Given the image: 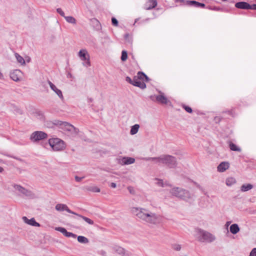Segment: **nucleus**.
<instances>
[{
  "instance_id": "1",
  "label": "nucleus",
  "mask_w": 256,
  "mask_h": 256,
  "mask_svg": "<svg viewBox=\"0 0 256 256\" xmlns=\"http://www.w3.org/2000/svg\"><path fill=\"white\" fill-rule=\"evenodd\" d=\"M130 211L138 218L145 222L156 224L160 221V216L148 209L134 207Z\"/></svg>"
},
{
  "instance_id": "2",
  "label": "nucleus",
  "mask_w": 256,
  "mask_h": 256,
  "mask_svg": "<svg viewBox=\"0 0 256 256\" xmlns=\"http://www.w3.org/2000/svg\"><path fill=\"white\" fill-rule=\"evenodd\" d=\"M53 124L64 131L67 132L68 134L72 136H76L79 132V130L73 125L66 122H62L59 120H54Z\"/></svg>"
},
{
  "instance_id": "3",
  "label": "nucleus",
  "mask_w": 256,
  "mask_h": 256,
  "mask_svg": "<svg viewBox=\"0 0 256 256\" xmlns=\"http://www.w3.org/2000/svg\"><path fill=\"white\" fill-rule=\"evenodd\" d=\"M158 163L165 164L170 168H175L178 164L176 158L169 154L158 156Z\"/></svg>"
},
{
  "instance_id": "4",
  "label": "nucleus",
  "mask_w": 256,
  "mask_h": 256,
  "mask_svg": "<svg viewBox=\"0 0 256 256\" xmlns=\"http://www.w3.org/2000/svg\"><path fill=\"white\" fill-rule=\"evenodd\" d=\"M170 194L176 197L188 201L190 198V192L180 188H174L170 190Z\"/></svg>"
},
{
  "instance_id": "5",
  "label": "nucleus",
  "mask_w": 256,
  "mask_h": 256,
  "mask_svg": "<svg viewBox=\"0 0 256 256\" xmlns=\"http://www.w3.org/2000/svg\"><path fill=\"white\" fill-rule=\"evenodd\" d=\"M16 190L18 191L19 194L22 196H24L28 199H33L36 198L35 194L30 190L18 184L12 185Z\"/></svg>"
},
{
  "instance_id": "6",
  "label": "nucleus",
  "mask_w": 256,
  "mask_h": 256,
  "mask_svg": "<svg viewBox=\"0 0 256 256\" xmlns=\"http://www.w3.org/2000/svg\"><path fill=\"white\" fill-rule=\"evenodd\" d=\"M50 146L54 151H61L66 148L64 141L58 138H50L48 140Z\"/></svg>"
},
{
  "instance_id": "7",
  "label": "nucleus",
  "mask_w": 256,
  "mask_h": 256,
  "mask_svg": "<svg viewBox=\"0 0 256 256\" xmlns=\"http://www.w3.org/2000/svg\"><path fill=\"white\" fill-rule=\"evenodd\" d=\"M78 56L82 61L84 62L82 63V65L88 68L91 66L90 62V56L86 50H80L78 53Z\"/></svg>"
},
{
  "instance_id": "8",
  "label": "nucleus",
  "mask_w": 256,
  "mask_h": 256,
  "mask_svg": "<svg viewBox=\"0 0 256 256\" xmlns=\"http://www.w3.org/2000/svg\"><path fill=\"white\" fill-rule=\"evenodd\" d=\"M48 134L41 131H36L34 132L30 136V139L34 142H38L40 140L46 138Z\"/></svg>"
},
{
  "instance_id": "9",
  "label": "nucleus",
  "mask_w": 256,
  "mask_h": 256,
  "mask_svg": "<svg viewBox=\"0 0 256 256\" xmlns=\"http://www.w3.org/2000/svg\"><path fill=\"white\" fill-rule=\"evenodd\" d=\"M200 234L201 235V238H199V240L201 242H211L216 238L212 234L200 230Z\"/></svg>"
},
{
  "instance_id": "10",
  "label": "nucleus",
  "mask_w": 256,
  "mask_h": 256,
  "mask_svg": "<svg viewBox=\"0 0 256 256\" xmlns=\"http://www.w3.org/2000/svg\"><path fill=\"white\" fill-rule=\"evenodd\" d=\"M55 230L58 232H60L62 233L65 236L70 238L72 237L74 238H76L77 237L76 234L71 232H68L66 230L62 227H56L55 228Z\"/></svg>"
},
{
  "instance_id": "11",
  "label": "nucleus",
  "mask_w": 256,
  "mask_h": 256,
  "mask_svg": "<svg viewBox=\"0 0 256 256\" xmlns=\"http://www.w3.org/2000/svg\"><path fill=\"white\" fill-rule=\"evenodd\" d=\"M22 72L19 70H15L10 73V78L15 82H19L20 80Z\"/></svg>"
},
{
  "instance_id": "12",
  "label": "nucleus",
  "mask_w": 256,
  "mask_h": 256,
  "mask_svg": "<svg viewBox=\"0 0 256 256\" xmlns=\"http://www.w3.org/2000/svg\"><path fill=\"white\" fill-rule=\"evenodd\" d=\"M55 208L56 210L59 212L66 210L68 213L74 214H76V212L72 211L65 204H58L56 206Z\"/></svg>"
},
{
  "instance_id": "13",
  "label": "nucleus",
  "mask_w": 256,
  "mask_h": 256,
  "mask_svg": "<svg viewBox=\"0 0 256 256\" xmlns=\"http://www.w3.org/2000/svg\"><path fill=\"white\" fill-rule=\"evenodd\" d=\"M48 84L50 85V88L56 92V94L61 100H63L64 96L62 91L58 89L56 87V86L54 84H52L50 80H48Z\"/></svg>"
},
{
  "instance_id": "14",
  "label": "nucleus",
  "mask_w": 256,
  "mask_h": 256,
  "mask_svg": "<svg viewBox=\"0 0 256 256\" xmlns=\"http://www.w3.org/2000/svg\"><path fill=\"white\" fill-rule=\"evenodd\" d=\"M132 85L138 87L142 89H144L146 88V84L144 82H142L134 76L132 79Z\"/></svg>"
},
{
  "instance_id": "15",
  "label": "nucleus",
  "mask_w": 256,
  "mask_h": 256,
  "mask_svg": "<svg viewBox=\"0 0 256 256\" xmlns=\"http://www.w3.org/2000/svg\"><path fill=\"white\" fill-rule=\"evenodd\" d=\"M22 219L25 223H26L29 225H30L32 226H40V224L37 222L35 220V219L34 218H32L30 220H29L27 218V217L23 216L22 218Z\"/></svg>"
},
{
  "instance_id": "16",
  "label": "nucleus",
  "mask_w": 256,
  "mask_h": 256,
  "mask_svg": "<svg viewBox=\"0 0 256 256\" xmlns=\"http://www.w3.org/2000/svg\"><path fill=\"white\" fill-rule=\"evenodd\" d=\"M235 6L236 8L240 9L250 10V4L244 2H236Z\"/></svg>"
},
{
  "instance_id": "17",
  "label": "nucleus",
  "mask_w": 256,
  "mask_h": 256,
  "mask_svg": "<svg viewBox=\"0 0 256 256\" xmlns=\"http://www.w3.org/2000/svg\"><path fill=\"white\" fill-rule=\"evenodd\" d=\"M156 101L161 104H167L169 100L168 98L164 95L163 94L158 95L156 97Z\"/></svg>"
},
{
  "instance_id": "18",
  "label": "nucleus",
  "mask_w": 256,
  "mask_h": 256,
  "mask_svg": "<svg viewBox=\"0 0 256 256\" xmlns=\"http://www.w3.org/2000/svg\"><path fill=\"white\" fill-rule=\"evenodd\" d=\"M230 164L228 162H222L218 166V170L220 172H224L228 168Z\"/></svg>"
},
{
  "instance_id": "19",
  "label": "nucleus",
  "mask_w": 256,
  "mask_h": 256,
  "mask_svg": "<svg viewBox=\"0 0 256 256\" xmlns=\"http://www.w3.org/2000/svg\"><path fill=\"white\" fill-rule=\"evenodd\" d=\"M135 76L142 82H148L150 80L148 77L142 72H138Z\"/></svg>"
},
{
  "instance_id": "20",
  "label": "nucleus",
  "mask_w": 256,
  "mask_h": 256,
  "mask_svg": "<svg viewBox=\"0 0 256 256\" xmlns=\"http://www.w3.org/2000/svg\"><path fill=\"white\" fill-rule=\"evenodd\" d=\"M135 162V159L133 158L130 157H124L122 159V164H134Z\"/></svg>"
},
{
  "instance_id": "21",
  "label": "nucleus",
  "mask_w": 256,
  "mask_h": 256,
  "mask_svg": "<svg viewBox=\"0 0 256 256\" xmlns=\"http://www.w3.org/2000/svg\"><path fill=\"white\" fill-rule=\"evenodd\" d=\"M230 230L232 234H235L240 231V228L238 224H232L230 226Z\"/></svg>"
},
{
  "instance_id": "22",
  "label": "nucleus",
  "mask_w": 256,
  "mask_h": 256,
  "mask_svg": "<svg viewBox=\"0 0 256 256\" xmlns=\"http://www.w3.org/2000/svg\"><path fill=\"white\" fill-rule=\"evenodd\" d=\"M77 240L80 244H86L89 242L88 239L84 236H79L77 237Z\"/></svg>"
},
{
  "instance_id": "23",
  "label": "nucleus",
  "mask_w": 256,
  "mask_h": 256,
  "mask_svg": "<svg viewBox=\"0 0 256 256\" xmlns=\"http://www.w3.org/2000/svg\"><path fill=\"white\" fill-rule=\"evenodd\" d=\"M253 186L252 184H244L241 186L240 190L242 192H246L251 190Z\"/></svg>"
},
{
  "instance_id": "24",
  "label": "nucleus",
  "mask_w": 256,
  "mask_h": 256,
  "mask_svg": "<svg viewBox=\"0 0 256 256\" xmlns=\"http://www.w3.org/2000/svg\"><path fill=\"white\" fill-rule=\"evenodd\" d=\"M139 128H140V126L138 124H136L132 126L131 127V129L130 130V134L134 135V134H136L138 132Z\"/></svg>"
},
{
  "instance_id": "25",
  "label": "nucleus",
  "mask_w": 256,
  "mask_h": 256,
  "mask_svg": "<svg viewBox=\"0 0 256 256\" xmlns=\"http://www.w3.org/2000/svg\"><path fill=\"white\" fill-rule=\"evenodd\" d=\"M74 215H76V216L82 218L87 223H88L90 224H94V221L87 217L84 216L79 214L77 213H76V214H74Z\"/></svg>"
},
{
  "instance_id": "26",
  "label": "nucleus",
  "mask_w": 256,
  "mask_h": 256,
  "mask_svg": "<svg viewBox=\"0 0 256 256\" xmlns=\"http://www.w3.org/2000/svg\"><path fill=\"white\" fill-rule=\"evenodd\" d=\"M15 56H16V58L17 61L19 63H20L21 64H22V65L25 64H26L25 60L22 56H21L18 53L15 54Z\"/></svg>"
},
{
  "instance_id": "27",
  "label": "nucleus",
  "mask_w": 256,
  "mask_h": 256,
  "mask_svg": "<svg viewBox=\"0 0 256 256\" xmlns=\"http://www.w3.org/2000/svg\"><path fill=\"white\" fill-rule=\"evenodd\" d=\"M236 182V179L232 177L228 178L226 180V184L227 186H232V184Z\"/></svg>"
},
{
  "instance_id": "28",
  "label": "nucleus",
  "mask_w": 256,
  "mask_h": 256,
  "mask_svg": "<svg viewBox=\"0 0 256 256\" xmlns=\"http://www.w3.org/2000/svg\"><path fill=\"white\" fill-rule=\"evenodd\" d=\"M230 149L233 151L240 152L241 150V149L240 148L238 147L234 144L232 142H230Z\"/></svg>"
},
{
  "instance_id": "29",
  "label": "nucleus",
  "mask_w": 256,
  "mask_h": 256,
  "mask_svg": "<svg viewBox=\"0 0 256 256\" xmlns=\"http://www.w3.org/2000/svg\"><path fill=\"white\" fill-rule=\"evenodd\" d=\"M143 160H146V161H154L156 163H158V157H148V158H143Z\"/></svg>"
},
{
  "instance_id": "30",
  "label": "nucleus",
  "mask_w": 256,
  "mask_h": 256,
  "mask_svg": "<svg viewBox=\"0 0 256 256\" xmlns=\"http://www.w3.org/2000/svg\"><path fill=\"white\" fill-rule=\"evenodd\" d=\"M87 190L88 191H90L94 192H100V188L96 186H90L87 188Z\"/></svg>"
},
{
  "instance_id": "31",
  "label": "nucleus",
  "mask_w": 256,
  "mask_h": 256,
  "mask_svg": "<svg viewBox=\"0 0 256 256\" xmlns=\"http://www.w3.org/2000/svg\"><path fill=\"white\" fill-rule=\"evenodd\" d=\"M124 38L126 42L130 43L132 42V36L128 33H126L124 35Z\"/></svg>"
},
{
  "instance_id": "32",
  "label": "nucleus",
  "mask_w": 256,
  "mask_h": 256,
  "mask_svg": "<svg viewBox=\"0 0 256 256\" xmlns=\"http://www.w3.org/2000/svg\"><path fill=\"white\" fill-rule=\"evenodd\" d=\"M193 6L197 8H204L205 7V4L204 3L198 2L195 0H193Z\"/></svg>"
},
{
  "instance_id": "33",
  "label": "nucleus",
  "mask_w": 256,
  "mask_h": 256,
  "mask_svg": "<svg viewBox=\"0 0 256 256\" xmlns=\"http://www.w3.org/2000/svg\"><path fill=\"white\" fill-rule=\"evenodd\" d=\"M128 58V53L125 50H124L122 52L121 60L122 62H125Z\"/></svg>"
},
{
  "instance_id": "34",
  "label": "nucleus",
  "mask_w": 256,
  "mask_h": 256,
  "mask_svg": "<svg viewBox=\"0 0 256 256\" xmlns=\"http://www.w3.org/2000/svg\"><path fill=\"white\" fill-rule=\"evenodd\" d=\"M66 20L70 23L74 24L76 22L75 18L71 16H64Z\"/></svg>"
},
{
  "instance_id": "35",
  "label": "nucleus",
  "mask_w": 256,
  "mask_h": 256,
  "mask_svg": "<svg viewBox=\"0 0 256 256\" xmlns=\"http://www.w3.org/2000/svg\"><path fill=\"white\" fill-rule=\"evenodd\" d=\"M116 252L122 256H124L125 254L126 250L124 248L120 247L117 248Z\"/></svg>"
},
{
  "instance_id": "36",
  "label": "nucleus",
  "mask_w": 256,
  "mask_h": 256,
  "mask_svg": "<svg viewBox=\"0 0 256 256\" xmlns=\"http://www.w3.org/2000/svg\"><path fill=\"white\" fill-rule=\"evenodd\" d=\"M172 249L176 251H180L181 250V246L178 244H173L172 246Z\"/></svg>"
},
{
  "instance_id": "37",
  "label": "nucleus",
  "mask_w": 256,
  "mask_h": 256,
  "mask_svg": "<svg viewBox=\"0 0 256 256\" xmlns=\"http://www.w3.org/2000/svg\"><path fill=\"white\" fill-rule=\"evenodd\" d=\"M128 192H130V194H135V190H134V188L133 187L131 186H129L128 187Z\"/></svg>"
},
{
  "instance_id": "38",
  "label": "nucleus",
  "mask_w": 256,
  "mask_h": 256,
  "mask_svg": "<svg viewBox=\"0 0 256 256\" xmlns=\"http://www.w3.org/2000/svg\"><path fill=\"white\" fill-rule=\"evenodd\" d=\"M183 107L187 112L192 113V108L190 107L186 106H183Z\"/></svg>"
},
{
  "instance_id": "39",
  "label": "nucleus",
  "mask_w": 256,
  "mask_h": 256,
  "mask_svg": "<svg viewBox=\"0 0 256 256\" xmlns=\"http://www.w3.org/2000/svg\"><path fill=\"white\" fill-rule=\"evenodd\" d=\"M57 12L62 16L64 17L66 16H64V12L60 8H58L56 10Z\"/></svg>"
},
{
  "instance_id": "40",
  "label": "nucleus",
  "mask_w": 256,
  "mask_h": 256,
  "mask_svg": "<svg viewBox=\"0 0 256 256\" xmlns=\"http://www.w3.org/2000/svg\"><path fill=\"white\" fill-rule=\"evenodd\" d=\"M150 2L152 3V6L151 8H148V9H150L152 8H155L157 5V2L156 0H149Z\"/></svg>"
},
{
  "instance_id": "41",
  "label": "nucleus",
  "mask_w": 256,
  "mask_h": 256,
  "mask_svg": "<svg viewBox=\"0 0 256 256\" xmlns=\"http://www.w3.org/2000/svg\"><path fill=\"white\" fill-rule=\"evenodd\" d=\"M112 24L114 26H117L118 24V20L114 18H112Z\"/></svg>"
},
{
  "instance_id": "42",
  "label": "nucleus",
  "mask_w": 256,
  "mask_h": 256,
  "mask_svg": "<svg viewBox=\"0 0 256 256\" xmlns=\"http://www.w3.org/2000/svg\"><path fill=\"white\" fill-rule=\"evenodd\" d=\"M249 256H256V248H254L252 250Z\"/></svg>"
},
{
  "instance_id": "43",
  "label": "nucleus",
  "mask_w": 256,
  "mask_h": 256,
  "mask_svg": "<svg viewBox=\"0 0 256 256\" xmlns=\"http://www.w3.org/2000/svg\"><path fill=\"white\" fill-rule=\"evenodd\" d=\"M53 122H54V120L52 122H47L46 125L48 127L52 128L53 126H56L54 124H51V123H53Z\"/></svg>"
},
{
  "instance_id": "44",
  "label": "nucleus",
  "mask_w": 256,
  "mask_h": 256,
  "mask_svg": "<svg viewBox=\"0 0 256 256\" xmlns=\"http://www.w3.org/2000/svg\"><path fill=\"white\" fill-rule=\"evenodd\" d=\"M74 178L76 182H80L84 178V177H79L76 176H75Z\"/></svg>"
},
{
  "instance_id": "45",
  "label": "nucleus",
  "mask_w": 256,
  "mask_h": 256,
  "mask_svg": "<svg viewBox=\"0 0 256 256\" xmlns=\"http://www.w3.org/2000/svg\"><path fill=\"white\" fill-rule=\"evenodd\" d=\"M126 80L127 82L132 84V83H133L132 80L129 76H126Z\"/></svg>"
},
{
  "instance_id": "46",
  "label": "nucleus",
  "mask_w": 256,
  "mask_h": 256,
  "mask_svg": "<svg viewBox=\"0 0 256 256\" xmlns=\"http://www.w3.org/2000/svg\"><path fill=\"white\" fill-rule=\"evenodd\" d=\"M250 10H256V4H253L250 5Z\"/></svg>"
},
{
  "instance_id": "47",
  "label": "nucleus",
  "mask_w": 256,
  "mask_h": 256,
  "mask_svg": "<svg viewBox=\"0 0 256 256\" xmlns=\"http://www.w3.org/2000/svg\"><path fill=\"white\" fill-rule=\"evenodd\" d=\"M110 186L112 188H116V184L114 182H112L110 184Z\"/></svg>"
},
{
  "instance_id": "48",
  "label": "nucleus",
  "mask_w": 256,
  "mask_h": 256,
  "mask_svg": "<svg viewBox=\"0 0 256 256\" xmlns=\"http://www.w3.org/2000/svg\"><path fill=\"white\" fill-rule=\"evenodd\" d=\"M186 4L188 5L192 6V0H187L186 2Z\"/></svg>"
},
{
  "instance_id": "49",
  "label": "nucleus",
  "mask_w": 256,
  "mask_h": 256,
  "mask_svg": "<svg viewBox=\"0 0 256 256\" xmlns=\"http://www.w3.org/2000/svg\"><path fill=\"white\" fill-rule=\"evenodd\" d=\"M12 158H15V159H16V160H18L20 161V162H22V159H21V158H16V157H15V156H12Z\"/></svg>"
},
{
  "instance_id": "50",
  "label": "nucleus",
  "mask_w": 256,
  "mask_h": 256,
  "mask_svg": "<svg viewBox=\"0 0 256 256\" xmlns=\"http://www.w3.org/2000/svg\"><path fill=\"white\" fill-rule=\"evenodd\" d=\"M4 78V76L0 72V79L2 80Z\"/></svg>"
},
{
  "instance_id": "51",
  "label": "nucleus",
  "mask_w": 256,
  "mask_h": 256,
  "mask_svg": "<svg viewBox=\"0 0 256 256\" xmlns=\"http://www.w3.org/2000/svg\"><path fill=\"white\" fill-rule=\"evenodd\" d=\"M3 171H4V168L0 166V172H2Z\"/></svg>"
},
{
  "instance_id": "52",
  "label": "nucleus",
  "mask_w": 256,
  "mask_h": 256,
  "mask_svg": "<svg viewBox=\"0 0 256 256\" xmlns=\"http://www.w3.org/2000/svg\"><path fill=\"white\" fill-rule=\"evenodd\" d=\"M214 120H216V122L217 121V120H218V121H220V118H218V117H216V118H214Z\"/></svg>"
},
{
  "instance_id": "53",
  "label": "nucleus",
  "mask_w": 256,
  "mask_h": 256,
  "mask_svg": "<svg viewBox=\"0 0 256 256\" xmlns=\"http://www.w3.org/2000/svg\"><path fill=\"white\" fill-rule=\"evenodd\" d=\"M158 184H161V186H162V181L160 182H159Z\"/></svg>"
},
{
  "instance_id": "54",
  "label": "nucleus",
  "mask_w": 256,
  "mask_h": 256,
  "mask_svg": "<svg viewBox=\"0 0 256 256\" xmlns=\"http://www.w3.org/2000/svg\"><path fill=\"white\" fill-rule=\"evenodd\" d=\"M223 1H226L227 0H222Z\"/></svg>"
},
{
  "instance_id": "55",
  "label": "nucleus",
  "mask_w": 256,
  "mask_h": 256,
  "mask_svg": "<svg viewBox=\"0 0 256 256\" xmlns=\"http://www.w3.org/2000/svg\"><path fill=\"white\" fill-rule=\"evenodd\" d=\"M184 256H186V255H185Z\"/></svg>"
}]
</instances>
